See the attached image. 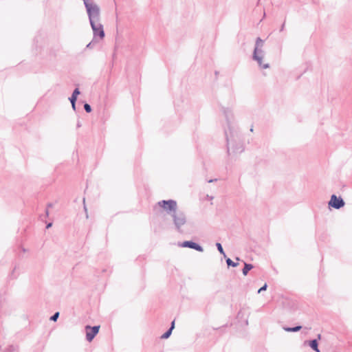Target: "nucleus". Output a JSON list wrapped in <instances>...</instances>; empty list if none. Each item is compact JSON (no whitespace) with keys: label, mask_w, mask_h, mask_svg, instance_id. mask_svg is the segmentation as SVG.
<instances>
[{"label":"nucleus","mask_w":352,"mask_h":352,"mask_svg":"<svg viewBox=\"0 0 352 352\" xmlns=\"http://www.w3.org/2000/svg\"><path fill=\"white\" fill-rule=\"evenodd\" d=\"M225 135L227 141V152L229 155L241 153L244 151L243 144L236 131L226 130Z\"/></svg>","instance_id":"obj_1"},{"label":"nucleus","mask_w":352,"mask_h":352,"mask_svg":"<svg viewBox=\"0 0 352 352\" xmlns=\"http://www.w3.org/2000/svg\"><path fill=\"white\" fill-rule=\"evenodd\" d=\"M264 45V41L261 39L260 37H258L256 39L255 46L252 54V58L254 60L256 61L260 67L263 69L269 68L270 65L268 63H263V59L265 56V52L263 50V47Z\"/></svg>","instance_id":"obj_2"},{"label":"nucleus","mask_w":352,"mask_h":352,"mask_svg":"<svg viewBox=\"0 0 352 352\" xmlns=\"http://www.w3.org/2000/svg\"><path fill=\"white\" fill-rule=\"evenodd\" d=\"M85 7L89 17V23L100 21V9L94 0H91L89 3H87L86 5H85Z\"/></svg>","instance_id":"obj_3"},{"label":"nucleus","mask_w":352,"mask_h":352,"mask_svg":"<svg viewBox=\"0 0 352 352\" xmlns=\"http://www.w3.org/2000/svg\"><path fill=\"white\" fill-rule=\"evenodd\" d=\"M171 217L175 229L179 232H182L181 227L186 223V214L182 211H176L175 213L171 214Z\"/></svg>","instance_id":"obj_4"},{"label":"nucleus","mask_w":352,"mask_h":352,"mask_svg":"<svg viewBox=\"0 0 352 352\" xmlns=\"http://www.w3.org/2000/svg\"><path fill=\"white\" fill-rule=\"evenodd\" d=\"M157 205L164 209L168 214L175 213L177 211V201L173 199L162 200Z\"/></svg>","instance_id":"obj_5"},{"label":"nucleus","mask_w":352,"mask_h":352,"mask_svg":"<svg viewBox=\"0 0 352 352\" xmlns=\"http://www.w3.org/2000/svg\"><path fill=\"white\" fill-rule=\"evenodd\" d=\"M90 25L94 33V39L98 37L100 40L103 39L105 36L103 25L100 21L90 22Z\"/></svg>","instance_id":"obj_6"},{"label":"nucleus","mask_w":352,"mask_h":352,"mask_svg":"<svg viewBox=\"0 0 352 352\" xmlns=\"http://www.w3.org/2000/svg\"><path fill=\"white\" fill-rule=\"evenodd\" d=\"M328 204L329 207L338 210L342 208L345 203L341 197L332 195Z\"/></svg>","instance_id":"obj_7"},{"label":"nucleus","mask_w":352,"mask_h":352,"mask_svg":"<svg viewBox=\"0 0 352 352\" xmlns=\"http://www.w3.org/2000/svg\"><path fill=\"white\" fill-rule=\"evenodd\" d=\"M86 329V339L88 342H91L93 340L94 337L98 334L100 326H94L91 327L89 325H87L85 327Z\"/></svg>","instance_id":"obj_8"},{"label":"nucleus","mask_w":352,"mask_h":352,"mask_svg":"<svg viewBox=\"0 0 352 352\" xmlns=\"http://www.w3.org/2000/svg\"><path fill=\"white\" fill-rule=\"evenodd\" d=\"M180 246L183 247V248H191V249L195 250H197L198 252H201L204 251L203 248L199 244H198L195 242H193L192 241H184L180 245Z\"/></svg>","instance_id":"obj_9"},{"label":"nucleus","mask_w":352,"mask_h":352,"mask_svg":"<svg viewBox=\"0 0 352 352\" xmlns=\"http://www.w3.org/2000/svg\"><path fill=\"white\" fill-rule=\"evenodd\" d=\"M223 113L225 116V118H226L227 123H228V131H234V129L231 126V122L233 120V113H232V110H230L228 108H223Z\"/></svg>","instance_id":"obj_10"},{"label":"nucleus","mask_w":352,"mask_h":352,"mask_svg":"<svg viewBox=\"0 0 352 352\" xmlns=\"http://www.w3.org/2000/svg\"><path fill=\"white\" fill-rule=\"evenodd\" d=\"M80 91H79V89L78 88H76L71 97L69 98L71 104H72V109L75 111L76 110V100H77V97L80 94Z\"/></svg>","instance_id":"obj_11"},{"label":"nucleus","mask_w":352,"mask_h":352,"mask_svg":"<svg viewBox=\"0 0 352 352\" xmlns=\"http://www.w3.org/2000/svg\"><path fill=\"white\" fill-rule=\"evenodd\" d=\"M305 344H308L311 349H313L316 352H320L318 348V339H314L311 340H306L304 342Z\"/></svg>","instance_id":"obj_12"},{"label":"nucleus","mask_w":352,"mask_h":352,"mask_svg":"<svg viewBox=\"0 0 352 352\" xmlns=\"http://www.w3.org/2000/svg\"><path fill=\"white\" fill-rule=\"evenodd\" d=\"M283 329L287 332H297L302 329V326L297 325L294 327H283Z\"/></svg>","instance_id":"obj_13"},{"label":"nucleus","mask_w":352,"mask_h":352,"mask_svg":"<svg viewBox=\"0 0 352 352\" xmlns=\"http://www.w3.org/2000/svg\"><path fill=\"white\" fill-rule=\"evenodd\" d=\"M253 267H254V266L252 264L244 263V267L242 271L243 274L244 276H246L248 274V273L249 272V271H250Z\"/></svg>","instance_id":"obj_14"},{"label":"nucleus","mask_w":352,"mask_h":352,"mask_svg":"<svg viewBox=\"0 0 352 352\" xmlns=\"http://www.w3.org/2000/svg\"><path fill=\"white\" fill-rule=\"evenodd\" d=\"M226 263H227V265H228V267L232 266V267H236V266L239 265V263H236V262H234V261H233L232 259H230V258H226Z\"/></svg>","instance_id":"obj_15"},{"label":"nucleus","mask_w":352,"mask_h":352,"mask_svg":"<svg viewBox=\"0 0 352 352\" xmlns=\"http://www.w3.org/2000/svg\"><path fill=\"white\" fill-rule=\"evenodd\" d=\"M216 247H217L218 251L219 252V253L223 255L224 257H226V253H225V252H224V250L223 249V247H222L221 244L220 243H216Z\"/></svg>","instance_id":"obj_16"},{"label":"nucleus","mask_w":352,"mask_h":352,"mask_svg":"<svg viewBox=\"0 0 352 352\" xmlns=\"http://www.w3.org/2000/svg\"><path fill=\"white\" fill-rule=\"evenodd\" d=\"M172 333L171 329H168L161 336L162 339H168Z\"/></svg>","instance_id":"obj_17"},{"label":"nucleus","mask_w":352,"mask_h":352,"mask_svg":"<svg viewBox=\"0 0 352 352\" xmlns=\"http://www.w3.org/2000/svg\"><path fill=\"white\" fill-rule=\"evenodd\" d=\"M19 273H16V266L14 267L12 272L10 274V276L12 278L15 279L18 277Z\"/></svg>","instance_id":"obj_18"},{"label":"nucleus","mask_w":352,"mask_h":352,"mask_svg":"<svg viewBox=\"0 0 352 352\" xmlns=\"http://www.w3.org/2000/svg\"><path fill=\"white\" fill-rule=\"evenodd\" d=\"M58 317H59V312H56V313L54 314V315H52L50 317V320L55 322V321L57 320Z\"/></svg>","instance_id":"obj_19"},{"label":"nucleus","mask_w":352,"mask_h":352,"mask_svg":"<svg viewBox=\"0 0 352 352\" xmlns=\"http://www.w3.org/2000/svg\"><path fill=\"white\" fill-rule=\"evenodd\" d=\"M84 109L87 113H90L92 110L91 107L88 103L84 104Z\"/></svg>","instance_id":"obj_20"},{"label":"nucleus","mask_w":352,"mask_h":352,"mask_svg":"<svg viewBox=\"0 0 352 352\" xmlns=\"http://www.w3.org/2000/svg\"><path fill=\"white\" fill-rule=\"evenodd\" d=\"M267 288V285L266 283H265L258 290V293H261L263 291H265Z\"/></svg>","instance_id":"obj_21"},{"label":"nucleus","mask_w":352,"mask_h":352,"mask_svg":"<svg viewBox=\"0 0 352 352\" xmlns=\"http://www.w3.org/2000/svg\"><path fill=\"white\" fill-rule=\"evenodd\" d=\"M83 204H84V210H85V213H86V217L88 218V213H87V207L85 206V198L83 199Z\"/></svg>","instance_id":"obj_22"},{"label":"nucleus","mask_w":352,"mask_h":352,"mask_svg":"<svg viewBox=\"0 0 352 352\" xmlns=\"http://www.w3.org/2000/svg\"><path fill=\"white\" fill-rule=\"evenodd\" d=\"M175 328V320H173L171 324H170V327L169 328V329H171V331H173V330Z\"/></svg>","instance_id":"obj_23"},{"label":"nucleus","mask_w":352,"mask_h":352,"mask_svg":"<svg viewBox=\"0 0 352 352\" xmlns=\"http://www.w3.org/2000/svg\"><path fill=\"white\" fill-rule=\"evenodd\" d=\"M285 21L283 22V23L282 24L280 28V31L282 32L284 30V28H285Z\"/></svg>","instance_id":"obj_24"},{"label":"nucleus","mask_w":352,"mask_h":352,"mask_svg":"<svg viewBox=\"0 0 352 352\" xmlns=\"http://www.w3.org/2000/svg\"><path fill=\"white\" fill-rule=\"evenodd\" d=\"M94 41L90 42L87 45V48H91Z\"/></svg>","instance_id":"obj_25"},{"label":"nucleus","mask_w":352,"mask_h":352,"mask_svg":"<svg viewBox=\"0 0 352 352\" xmlns=\"http://www.w3.org/2000/svg\"><path fill=\"white\" fill-rule=\"evenodd\" d=\"M52 226V223H48L47 225H46V228L48 229L50 228H51Z\"/></svg>","instance_id":"obj_26"},{"label":"nucleus","mask_w":352,"mask_h":352,"mask_svg":"<svg viewBox=\"0 0 352 352\" xmlns=\"http://www.w3.org/2000/svg\"><path fill=\"white\" fill-rule=\"evenodd\" d=\"M84 2V5H86L87 3H89L91 0H82Z\"/></svg>","instance_id":"obj_27"},{"label":"nucleus","mask_w":352,"mask_h":352,"mask_svg":"<svg viewBox=\"0 0 352 352\" xmlns=\"http://www.w3.org/2000/svg\"><path fill=\"white\" fill-rule=\"evenodd\" d=\"M47 208H51V207H52V206H53V204H51V203H50V204H47Z\"/></svg>","instance_id":"obj_28"},{"label":"nucleus","mask_w":352,"mask_h":352,"mask_svg":"<svg viewBox=\"0 0 352 352\" xmlns=\"http://www.w3.org/2000/svg\"><path fill=\"white\" fill-rule=\"evenodd\" d=\"M317 339H318V340L321 339V335L320 334H318Z\"/></svg>","instance_id":"obj_29"},{"label":"nucleus","mask_w":352,"mask_h":352,"mask_svg":"<svg viewBox=\"0 0 352 352\" xmlns=\"http://www.w3.org/2000/svg\"><path fill=\"white\" fill-rule=\"evenodd\" d=\"M216 180H217L216 179H210V180L208 181V182L211 183V182H213L214 181H216Z\"/></svg>","instance_id":"obj_30"},{"label":"nucleus","mask_w":352,"mask_h":352,"mask_svg":"<svg viewBox=\"0 0 352 352\" xmlns=\"http://www.w3.org/2000/svg\"><path fill=\"white\" fill-rule=\"evenodd\" d=\"M48 214H49L48 210H46V216H48Z\"/></svg>","instance_id":"obj_31"}]
</instances>
